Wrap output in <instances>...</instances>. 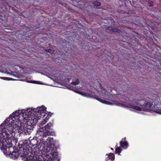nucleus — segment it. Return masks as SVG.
I'll return each instance as SVG.
<instances>
[{
	"mask_svg": "<svg viewBox=\"0 0 161 161\" xmlns=\"http://www.w3.org/2000/svg\"><path fill=\"white\" fill-rule=\"evenodd\" d=\"M30 142H25L24 145V143L20 145L19 142L18 145L20 150L22 148L23 151V154L21 155L22 159L25 161H41L39 158L40 149L37 141L33 138Z\"/></svg>",
	"mask_w": 161,
	"mask_h": 161,
	"instance_id": "obj_1",
	"label": "nucleus"
},
{
	"mask_svg": "<svg viewBox=\"0 0 161 161\" xmlns=\"http://www.w3.org/2000/svg\"><path fill=\"white\" fill-rule=\"evenodd\" d=\"M47 108L44 106L38 107L36 109H35L36 112L35 116H34L29 119L27 124H23L19 128L20 130L19 132L22 133L25 135L29 134L31 130H32L34 126L36 125L38 120L40 119L41 118H44L47 115L46 113Z\"/></svg>",
	"mask_w": 161,
	"mask_h": 161,
	"instance_id": "obj_2",
	"label": "nucleus"
},
{
	"mask_svg": "<svg viewBox=\"0 0 161 161\" xmlns=\"http://www.w3.org/2000/svg\"><path fill=\"white\" fill-rule=\"evenodd\" d=\"M53 126V125L51 123H48L44 127H41L38 130L36 135L38 136V137H39V136L41 137L40 139H42L43 141V140L45 141L46 139H44V138L46 137L47 136L53 135L54 134V132L52 128ZM53 139V137L51 138L48 137L46 139L47 140L46 141L47 142L50 143L51 140H52Z\"/></svg>",
	"mask_w": 161,
	"mask_h": 161,
	"instance_id": "obj_3",
	"label": "nucleus"
},
{
	"mask_svg": "<svg viewBox=\"0 0 161 161\" xmlns=\"http://www.w3.org/2000/svg\"><path fill=\"white\" fill-rule=\"evenodd\" d=\"M10 137H5L3 138L2 141H0V146L1 149L3 153L4 154L6 155H10V149L9 146V144L6 141V139L9 138Z\"/></svg>",
	"mask_w": 161,
	"mask_h": 161,
	"instance_id": "obj_4",
	"label": "nucleus"
},
{
	"mask_svg": "<svg viewBox=\"0 0 161 161\" xmlns=\"http://www.w3.org/2000/svg\"><path fill=\"white\" fill-rule=\"evenodd\" d=\"M9 146L10 149V155L9 156L11 158L13 159H15L20 155L22 158L21 155L23 154V153L21 154V153L19 152V150L18 151H15L14 147L12 146V145L11 144L9 143Z\"/></svg>",
	"mask_w": 161,
	"mask_h": 161,
	"instance_id": "obj_5",
	"label": "nucleus"
},
{
	"mask_svg": "<svg viewBox=\"0 0 161 161\" xmlns=\"http://www.w3.org/2000/svg\"><path fill=\"white\" fill-rule=\"evenodd\" d=\"M47 152L52 155V157H55V156H56L58 155L57 148L54 145L49 146L47 147Z\"/></svg>",
	"mask_w": 161,
	"mask_h": 161,
	"instance_id": "obj_6",
	"label": "nucleus"
},
{
	"mask_svg": "<svg viewBox=\"0 0 161 161\" xmlns=\"http://www.w3.org/2000/svg\"><path fill=\"white\" fill-rule=\"evenodd\" d=\"M35 109H36V108H33V109L29 108L27 109L26 111H25V112H24L25 113V115H27L29 118L26 124L28 123V122L31 118L34 116H36V113L37 112L35 111L36 110Z\"/></svg>",
	"mask_w": 161,
	"mask_h": 161,
	"instance_id": "obj_7",
	"label": "nucleus"
},
{
	"mask_svg": "<svg viewBox=\"0 0 161 161\" xmlns=\"http://www.w3.org/2000/svg\"><path fill=\"white\" fill-rule=\"evenodd\" d=\"M106 31L110 33H111L112 32H117L119 34H121L122 33V31L119 29L112 26L107 27L106 30Z\"/></svg>",
	"mask_w": 161,
	"mask_h": 161,
	"instance_id": "obj_8",
	"label": "nucleus"
},
{
	"mask_svg": "<svg viewBox=\"0 0 161 161\" xmlns=\"http://www.w3.org/2000/svg\"><path fill=\"white\" fill-rule=\"evenodd\" d=\"M152 109L153 111L161 114V104H154V105L152 107Z\"/></svg>",
	"mask_w": 161,
	"mask_h": 161,
	"instance_id": "obj_9",
	"label": "nucleus"
},
{
	"mask_svg": "<svg viewBox=\"0 0 161 161\" xmlns=\"http://www.w3.org/2000/svg\"><path fill=\"white\" fill-rule=\"evenodd\" d=\"M126 106L128 108H132L138 111H141L142 110V109L141 108L138 106H135L133 105L131 103H126Z\"/></svg>",
	"mask_w": 161,
	"mask_h": 161,
	"instance_id": "obj_10",
	"label": "nucleus"
},
{
	"mask_svg": "<svg viewBox=\"0 0 161 161\" xmlns=\"http://www.w3.org/2000/svg\"><path fill=\"white\" fill-rule=\"evenodd\" d=\"M143 102L142 100L135 99L133 101V102L135 103L136 105L140 107H142L143 105V102Z\"/></svg>",
	"mask_w": 161,
	"mask_h": 161,
	"instance_id": "obj_11",
	"label": "nucleus"
},
{
	"mask_svg": "<svg viewBox=\"0 0 161 161\" xmlns=\"http://www.w3.org/2000/svg\"><path fill=\"white\" fill-rule=\"evenodd\" d=\"M115 158L114 154L112 153H110L108 154V157L106 158V161L110 159L111 161H113Z\"/></svg>",
	"mask_w": 161,
	"mask_h": 161,
	"instance_id": "obj_12",
	"label": "nucleus"
},
{
	"mask_svg": "<svg viewBox=\"0 0 161 161\" xmlns=\"http://www.w3.org/2000/svg\"><path fill=\"white\" fill-rule=\"evenodd\" d=\"M119 143L121 147L123 148L125 147V148H126L128 147V144L127 141H125V142H123V141H120Z\"/></svg>",
	"mask_w": 161,
	"mask_h": 161,
	"instance_id": "obj_13",
	"label": "nucleus"
},
{
	"mask_svg": "<svg viewBox=\"0 0 161 161\" xmlns=\"http://www.w3.org/2000/svg\"><path fill=\"white\" fill-rule=\"evenodd\" d=\"M46 158L45 159V161H58V160L57 159H55V157H51L49 156H46Z\"/></svg>",
	"mask_w": 161,
	"mask_h": 161,
	"instance_id": "obj_14",
	"label": "nucleus"
},
{
	"mask_svg": "<svg viewBox=\"0 0 161 161\" xmlns=\"http://www.w3.org/2000/svg\"><path fill=\"white\" fill-rule=\"evenodd\" d=\"M48 115L49 114H47L46 116L45 117V118H44V120L42 121V123H41L42 126H43V125H44L47 122V120H48L50 118V116Z\"/></svg>",
	"mask_w": 161,
	"mask_h": 161,
	"instance_id": "obj_15",
	"label": "nucleus"
},
{
	"mask_svg": "<svg viewBox=\"0 0 161 161\" xmlns=\"http://www.w3.org/2000/svg\"><path fill=\"white\" fill-rule=\"evenodd\" d=\"M153 106V105H152L150 102H147V103L145 105V108L146 109L149 110L151 108H152V107Z\"/></svg>",
	"mask_w": 161,
	"mask_h": 161,
	"instance_id": "obj_16",
	"label": "nucleus"
},
{
	"mask_svg": "<svg viewBox=\"0 0 161 161\" xmlns=\"http://www.w3.org/2000/svg\"><path fill=\"white\" fill-rule=\"evenodd\" d=\"M96 100H97L98 101H99L103 103H104V104H108V102L106 101V100H103L99 97H96Z\"/></svg>",
	"mask_w": 161,
	"mask_h": 161,
	"instance_id": "obj_17",
	"label": "nucleus"
},
{
	"mask_svg": "<svg viewBox=\"0 0 161 161\" xmlns=\"http://www.w3.org/2000/svg\"><path fill=\"white\" fill-rule=\"evenodd\" d=\"M92 3L95 6H99L101 4L100 2L97 1H93Z\"/></svg>",
	"mask_w": 161,
	"mask_h": 161,
	"instance_id": "obj_18",
	"label": "nucleus"
},
{
	"mask_svg": "<svg viewBox=\"0 0 161 161\" xmlns=\"http://www.w3.org/2000/svg\"><path fill=\"white\" fill-rule=\"evenodd\" d=\"M2 9L3 11H4L5 9H6V7L5 6L4 4L2 2L0 3V9Z\"/></svg>",
	"mask_w": 161,
	"mask_h": 161,
	"instance_id": "obj_19",
	"label": "nucleus"
},
{
	"mask_svg": "<svg viewBox=\"0 0 161 161\" xmlns=\"http://www.w3.org/2000/svg\"><path fill=\"white\" fill-rule=\"evenodd\" d=\"M122 150V149L120 147H117L115 149V153H118L119 155H120Z\"/></svg>",
	"mask_w": 161,
	"mask_h": 161,
	"instance_id": "obj_20",
	"label": "nucleus"
},
{
	"mask_svg": "<svg viewBox=\"0 0 161 161\" xmlns=\"http://www.w3.org/2000/svg\"><path fill=\"white\" fill-rule=\"evenodd\" d=\"M80 81L78 79H77V80H76L75 81L72 82L71 83V84H72L74 85H76L79 84L80 83Z\"/></svg>",
	"mask_w": 161,
	"mask_h": 161,
	"instance_id": "obj_21",
	"label": "nucleus"
},
{
	"mask_svg": "<svg viewBox=\"0 0 161 161\" xmlns=\"http://www.w3.org/2000/svg\"><path fill=\"white\" fill-rule=\"evenodd\" d=\"M1 79H3L4 80H14V79L12 78L8 77H1Z\"/></svg>",
	"mask_w": 161,
	"mask_h": 161,
	"instance_id": "obj_22",
	"label": "nucleus"
},
{
	"mask_svg": "<svg viewBox=\"0 0 161 161\" xmlns=\"http://www.w3.org/2000/svg\"><path fill=\"white\" fill-rule=\"evenodd\" d=\"M28 82H29L33 83L36 84H40V82L39 81H28Z\"/></svg>",
	"mask_w": 161,
	"mask_h": 161,
	"instance_id": "obj_23",
	"label": "nucleus"
},
{
	"mask_svg": "<svg viewBox=\"0 0 161 161\" xmlns=\"http://www.w3.org/2000/svg\"><path fill=\"white\" fill-rule=\"evenodd\" d=\"M149 3L151 6H153V3L152 1H149Z\"/></svg>",
	"mask_w": 161,
	"mask_h": 161,
	"instance_id": "obj_24",
	"label": "nucleus"
},
{
	"mask_svg": "<svg viewBox=\"0 0 161 161\" xmlns=\"http://www.w3.org/2000/svg\"><path fill=\"white\" fill-rule=\"evenodd\" d=\"M46 51H47V52H50V53L52 52V51H51L52 50L50 49H48L47 50H46Z\"/></svg>",
	"mask_w": 161,
	"mask_h": 161,
	"instance_id": "obj_25",
	"label": "nucleus"
},
{
	"mask_svg": "<svg viewBox=\"0 0 161 161\" xmlns=\"http://www.w3.org/2000/svg\"><path fill=\"white\" fill-rule=\"evenodd\" d=\"M122 141H123V142L124 141V142H125V141H126V137H125L124 138H123L122 139Z\"/></svg>",
	"mask_w": 161,
	"mask_h": 161,
	"instance_id": "obj_26",
	"label": "nucleus"
},
{
	"mask_svg": "<svg viewBox=\"0 0 161 161\" xmlns=\"http://www.w3.org/2000/svg\"><path fill=\"white\" fill-rule=\"evenodd\" d=\"M111 150H112V151H113L114 150V149L113 148H111Z\"/></svg>",
	"mask_w": 161,
	"mask_h": 161,
	"instance_id": "obj_27",
	"label": "nucleus"
},
{
	"mask_svg": "<svg viewBox=\"0 0 161 161\" xmlns=\"http://www.w3.org/2000/svg\"><path fill=\"white\" fill-rule=\"evenodd\" d=\"M108 155V154H107L106 155Z\"/></svg>",
	"mask_w": 161,
	"mask_h": 161,
	"instance_id": "obj_28",
	"label": "nucleus"
}]
</instances>
